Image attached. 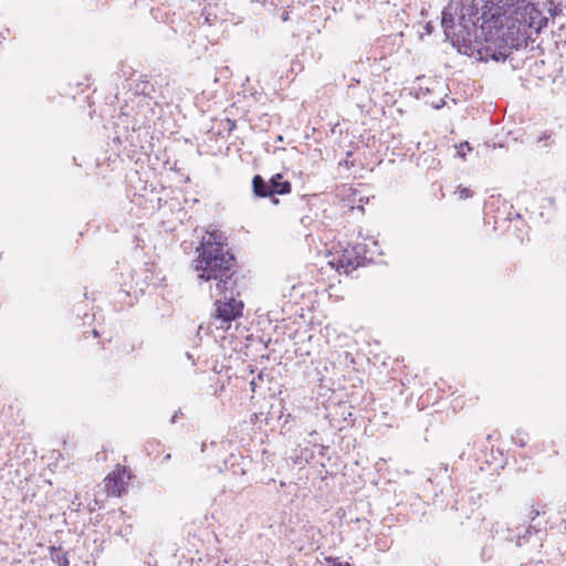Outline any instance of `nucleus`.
I'll return each mask as SVG.
<instances>
[{"instance_id":"1","label":"nucleus","mask_w":566,"mask_h":566,"mask_svg":"<svg viewBox=\"0 0 566 566\" xmlns=\"http://www.w3.org/2000/svg\"><path fill=\"white\" fill-rule=\"evenodd\" d=\"M547 22L548 19L530 0L521 10H513L503 23L482 27L483 39L464 54L481 62L505 61L513 50L527 46L528 41L534 42L533 34L537 35Z\"/></svg>"},{"instance_id":"2","label":"nucleus","mask_w":566,"mask_h":566,"mask_svg":"<svg viewBox=\"0 0 566 566\" xmlns=\"http://www.w3.org/2000/svg\"><path fill=\"white\" fill-rule=\"evenodd\" d=\"M530 0H459L443 8L441 25L444 34L462 53L468 52L483 36L482 27L501 24L507 19L505 10H521Z\"/></svg>"},{"instance_id":"3","label":"nucleus","mask_w":566,"mask_h":566,"mask_svg":"<svg viewBox=\"0 0 566 566\" xmlns=\"http://www.w3.org/2000/svg\"><path fill=\"white\" fill-rule=\"evenodd\" d=\"M193 261L198 280L214 281V289H230L239 284L240 273L238 260L233 252L197 250Z\"/></svg>"},{"instance_id":"4","label":"nucleus","mask_w":566,"mask_h":566,"mask_svg":"<svg viewBox=\"0 0 566 566\" xmlns=\"http://www.w3.org/2000/svg\"><path fill=\"white\" fill-rule=\"evenodd\" d=\"M216 290V312L214 318L220 321V328H228L229 325L242 315L243 302L237 300L240 296V285L235 284L231 289L228 285L226 289Z\"/></svg>"},{"instance_id":"5","label":"nucleus","mask_w":566,"mask_h":566,"mask_svg":"<svg viewBox=\"0 0 566 566\" xmlns=\"http://www.w3.org/2000/svg\"><path fill=\"white\" fill-rule=\"evenodd\" d=\"M525 524L509 525L505 530L504 539L514 542L517 547L526 545H532L536 549L543 547V532L533 524Z\"/></svg>"},{"instance_id":"6","label":"nucleus","mask_w":566,"mask_h":566,"mask_svg":"<svg viewBox=\"0 0 566 566\" xmlns=\"http://www.w3.org/2000/svg\"><path fill=\"white\" fill-rule=\"evenodd\" d=\"M197 250H210L222 252H232L231 248L228 243V237L220 230L213 229L212 231H207V234L202 237L199 245L196 248Z\"/></svg>"},{"instance_id":"7","label":"nucleus","mask_w":566,"mask_h":566,"mask_svg":"<svg viewBox=\"0 0 566 566\" xmlns=\"http://www.w3.org/2000/svg\"><path fill=\"white\" fill-rule=\"evenodd\" d=\"M125 470L122 473H111L105 479V488L108 494L114 496H120L125 491V482L124 474Z\"/></svg>"},{"instance_id":"8","label":"nucleus","mask_w":566,"mask_h":566,"mask_svg":"<svg viewBox=\"0 0 566 566\" xmlns=\"http://www.w3.org/2000/svg\"><path fill=\"white\" fill-rule=\"evenodd\" d=\"M271 198L276 195H287L292 190V184L284 180L281 174L273 175L270 180Z\"/></svg>"},{"instance_id":"9","label":"nucleus","mask_w":566,"mask_h":566,"mask_svg":"<svg viewBox=\"0 0 566 566\" xmlns=\"http://www.w3.org/2000/svg\"><path fill=\"white\" fill-rule=\"evenodd\" d=\"M364 251L365 250L361 244L353 247V253L356 255V259H353L349 251L345 250V253L338 260L340 266L345 270V272L356 270L360 265L359 261L357 260V256Z\"/></svg>"},{"instance_id":"10","label":"nucleus","mask_w":566,"mask_h":566,"mask_svg":"<svg viewBox=\"0 0 566 566\" xmlns=\"http://www.w3.org/2000/svg\"><path fill=\"white\" fill-rule=\"evenodd\" d=\"M252 191L255 197L271 198L270 184L261 175H254L252 178Z\"/></svg>"},{"instance_id":"11","label":"nucleus","mask_w":566,"mask_h":566,"mask_svg":"<svg viewBox=\"0 0 566 566\" xmlns=\"http://www.w3.org/2000/svg\"><path fill=\"white\" fill-rule=\"evenodd\" d=\"M50 557L57 566H69L67 553L62 547H50Z\"/></svg>"},{"instance_id":"12","label":"nucleus","mask_w":566,"mask_h":566,"mask_svg":"<svg viewBox=\"0 0 566 566\" xmlns=\"http://www.w3.org/2000/svg\"><path fill=\"white\" fill-rule=\"evenodd\" d=\"M524 516L525 521L524 523L528 522V524H532L534 520H536L539 516V511L534 506V503L526 504L524 507Z\"/></svg>"},{"instance_id":"13","label":"nucleus","mask_w":566,"mask_h":566,"mask_svg":"<svg viewBox=\"0 0 566 566\" xmlns=\"http://www.w3.org/2000/svg\"><path fill=\"white\" fill-rule=\"evenodd\" d=\"M457 148H458L457 154L462 159H465L467 153L472 150V148L468 142L461 143L459 146H457Z\"/></svg>"},{"instance_id":"14","label":"nucleus","mask_w":566,"mask_h":566,"mask_svg":"<svg viewBox=\"0 0 566 566\" xmlns=\"http://www.w3.org/2000/svg\"><path fill=\"white\" fill-rule=\"evenodd\" d=\"M457 193H459V198L460 199H468V198H471L473 196V191L472 190H470L469 188L462 187V186H460L458 188Z\"/></svg>"},{"instance_id":"15","label":"nucleus","mask_w":566,"mask_h":566,"mask_svg":"<svg viewBox=\"0 0 566 566\" xmlns=\"http://www.w3.org/2000/svg\"><path fill=\"white\" fill-rule=\"evenodd\" d=\"M328 566H350L348 562H339L337 558L328 556L325 558Z\"/></svg>"},{"instance_id":"16","label":"nucleus","mask_w":566,"mask_h":566,"mask_svg":"<svg viewBox=\"0 0 566 566\" xmlns=\"http://www.w3.org/2000/svg\"><path fill=\"white\" fill-rule=\"evenodd\" d=\"M181 415H182L181 410H180V409H179V410H177V411L174 413V416L171 417L170 422H171V423H176L177 419H178Z\"/></svg>"},{"instance_id":"17","label":"nucleus","mask_w":566,"mask_h":566,"mask_svg":"<svg viewBox=\"0 0 566 566\" xmlns=\"http://www.w3.org/2000/svg\"><path fill=\"white\" fill-rule=\"evenodd\" d=\"M227 122L229 124V130H232L235 127V122L231 119H227Z\"/></svg>"},{"instance_id":"18","label":"nucleus","mask_w":566,"mask_h":566,"mask_svg":"<svg viewBox=\"0 0 566 566\" xmlns=\"http://www.w3.org/2000/svg\"><path fill=\"white\" fill-rule=\"evenodd\" d=\"M270 199H271L272 203H274V205H279V202H280L275 196H273V198H270Z\"/></svg>"},{"instance_id":"19","label":"nucleus","mask_w":566,"mask_h":566,"mask_svg":"<svg viewBox=\"0 0 566 566\" xmlns=\"http://www.w3.org/2000/svg\"><path fill=\"white\" fill-rule=\"evenodd\" d=\"M171 455L168 453L164 457L163 462L170 460Z\"/></svg>"},{"instance_id":"20","label":"nucleus","mask_w":566,"mask_h":566,"mask_svg":"<svg viewBox=\"0 0 566 566\" xmlns=\"http://www.w3.org/2000/svg\"><path fill=\"white\" fill-rule=\"evenodd\" d=\"M287 19H289V14H287V13H284V14L282 15V20H283V21H286Z\"/></svg>"},{"instance_id":"21","label":"nucleus","mask_w":566,"mask_h":566,"mask_svg":"<svg viewBox=\"0 0 566 566\" xmlns=\"http://www.w3.org/2000/svg\"><path fill=\"white\" fill-rule=\"evenodd\" d=\"M93 335H94V337H98L99 334L96 329H93Z\"/></svg>"},{"instance_id":"22","label":"nucleus","mask_w":566,"mask_h":566,"mask_svg":"<svg viewBox=\"0 0 566 566\" xmlns=\"http://www.w3.org/2000/svg\"><path fill=\"white\" fill-rule=\"evenodd\" d=\"M250 385H251L252 387H255L254 380H252Z\"/></svg>"}]
</instances>
